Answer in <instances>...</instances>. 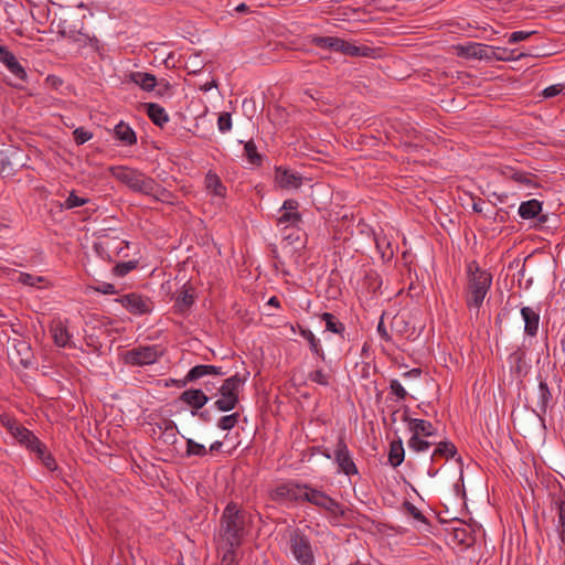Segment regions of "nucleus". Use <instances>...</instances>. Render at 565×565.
Returning <instances> with one entry per match:
<instances>
[{"label": "nucleus", "instance_id": "f257e3e1", "mask_svg": "<svg viewBox=\"0 0 565 565\" xmlns=\"http://www.w3.org/2000/svg\"><path fill=\"white\" fill-rule=\"evenodd\" d=\"M248 514L238 504L230 502L221 516L220 536L227 550L235 551L246 535Z\"/></svg>", "mask_w": 565, "mask_h": 565}, {"label": "nucleus", "instance_id": "f03ea898", "mask_svg": "<svg viewBox=\"0 0 565 565\" xmlns=\"http://www.w3.org/2000/svg\"><path fill=\"white\" fill-rule=\"evenodd\" d=\"M491 284L492 275L488 270L482 269L477 262H471L468 265L466 305L470 311L476 310V313H479Z\"/></svg>", "mask_w": 565, "mask_h": 565}, {"label": "nucleus", "instance_id": "7ed1b4c3", "mask_svg": "<svg viewBox=\"0 0 565 565\" xmlns=\"http://www.w3.org/2000/svg\"><path fill=\"white\" fill-rule=\"evenodd\" d=\"M244 381L238 374L224 380L218 388L221 397L215 401L214 406L221 412L234 409L239 402L238 395Z\"/></svg>", "mask_w": 565, "mask_h": 565}, {"label": "nucleus", "instance_id": "20e7f679", "mask_svg": "<svg viewBox=\"0 0 565 565\" xmlns=\"http://www.w3.org/2000/svg\"><path fill=\"white\" fill-rule=\"evenodd\" d=\"M289 548L301 565H315V554L309 537L300 530L289 531Z\"/></svg>", "mask_w": 565, "mask_h": 565}, {"label": "nucleus", "instance_id": "39448f33", "mask_svg": "<svg viewBox=\"0 0 565 565\" xmlns=\"http://www.w3.org/2000/svg\"><path fill=\"white\" fill-rule=\"evenodd\" d=\"M164 351L159 345H139L122 354V361L127 365L143 366L156 363Z\"/></svg>", "mask_w": 565, "mask_h": 565}, {"label": "nucleus", "instance_id": "423d86ee", "mask_svg": "<svg viewBox=\"0 0 565 565\" xmlns=\"http://www.w3.org/2000/svg\"><path fill=\"white\" fill-rule=\"evenodd\" d=\"M334 462L338 465L339 471L344 473L345 476L358 475L359 470L353 461L351 452L348 448V445L344 439V435L339 436L334 451H333Z\"/></svg>", "mask_w": 565, "mask_h": 565}, {"label": "nucleus", "instance_id": "0eeeda50", "mask_svg": "<svg viewBox=\"0 0 565 565\" xmlns=\"http://www.w3.org/2000/svg\"><path fill=\"white\" fill-rule=\"evenodd\" d=\"M23 166V156L19 150L0 151V175L2 178L14 175Z\"/></svg>", "mask_w": 565, "mask_h": 565}, {"label": "nucleus", "instance_id": "6e6552de", "mask_svg": "<svg viewBox=\"0 0 565 565\" xmlns=\"http://www.w3.org/2000/svg\"><path fill=\"white\" fill-rule=\"evenodd\" d=\"M306 490V484H301L298 482H286L276 487L271 493L270 498L274 501H302V495Z\"/></svg>", "mask_w": 565, "mask_h": 565}, {"label": "nucleus", "instance_id": "1a4fd4ad", "mask_svg": "<svg viewBox=\"0 0 565 565\" xmlns=\"http://www.w3.org/2000/svg\"><path fill=\"white\" fill-rule=\"evenodd\" d=\"M117 301L132 315H147L152 310L151 300L136 292L124 295Z\"/></svg>", "mask_w": 565, "mask_h": 565}, {"label": "nucleus", "instance_id": "9d476101", "mask_svg": "<svg viewBox=\"0 0 565 565\" xmlns=\"http://www.w3.org/2000/svg\"><path fill=\"white\" fill-rule=\"evenodd\" d=\"M457 54L466 58L490 61L493 56V46L483 43L460 44L456 47Z\"/></svg>", "mask_w": 565, "mask_h": 565}, {"label": "nucleus", "instance_id": "9b49d317", "mask_svg": "<svg viewBox=\"0 0 565 565\" xmlns=\"http://www.w3.org/2000/svg\"><path fill=\"white\" fill-rule=\"evenodd\" d=\"M207 375L223 376L225 372L221 366L200 364L193 366L182 380H178L174 383L179 387L186 386L190 382H195Z\"/></svg>", "mask_w": 565, "mask_h": 565}, {"label": "nucleus", "instance_id": "f8f14e48", "mask_svg": "<svg viewBox=\"0 0 565 565\" xmlns=\"http://www.w3.org/2000/svg\"><path fill=\"white\" fill-rule=\"evenodd\" d=\"M9 358L15 364L29 367L32 364L31 345L25 340L13 339Z\"/></svg>", "mask_w": 565, "mask_h": 565}, {"label": "nucleus", "instance_id": "ddd939ff", "mask_svg": "<svg viewBox=\"0 0 565 565\" xmlns=\"http://www.w3.org/2000/svg\"><path fill=\"white\" fill-rule=\"evenodd\" d=\"M0 62H2L7 70L21 82L28 81V73L25 68L17 60L15 55L8 50L7 46L0 44Z\"/></svg>", "mask_w": 565, "mask_h": 565}, {"label": "nucleus", "instance_id": "4468645a", "mask_svg": "<svg viewBox=\"0 0 565 565\" xmlns=\"http://www.w3.org/2000/svg\"><path fill=\"white\" fill-rule=\"evenodd\" d=\"M299 203L297 200L289 199L282 203V214L277 218V225L298 226L301 222V214L297 212Z\"/></svg>", "mask_w": 565, "mask_h": 565}, {"label": "nucleus", "instance_id": "2eb2a0df", "mask_svg": "<svg viewBox=\"0 0 565 565\" xmlns=\"http://www.w3.org/2000/svg\"><path fill=\"white\" fill-rule=\"evenodd\" d=\"M275 181L282 189H298L302 185V177L284 167L275 168Z\"/></svg>", "mask_w": 565, "mask_h": 565}, {"label": "nucleus", "instance_id": "dca6fc26", "mask_svg": "<svg viewBox=\"0 0 565 565\" xmlns=\"http://www.w3.org/2000/svg\"><path fill=\"white\" fill-rule=\"evenodd\" d=\"M179 398L193 408L192 415H196L198 411L209 402L207 395L199 388L185 390L181 393Z\"/></svg>", "mask_w": 565, "mask_h": 565}, {"label": "nucleus", "instance_id": "f3484780", "mask_svg": "<svg viewBox=\"0 0 565 565\" xmlns=\"http://www.w3.org/2000/svg\"><path fill=\"white\" fill-rule=\"evenodd\" d=\"M113 177L119 182L127 185L130 190L134 189L138 178L141 175V171L128 168V167H113L110 169Z\"/></svg>", "mask_w": 565, "mask_h": 565}, {"label": "nucleus", "instance_id": "a211bd4d", "mask_svg": "<svg viewBox=\"0 0 565 565\" xmlns=\"http://www.w3.org/2000/svg\"><path fill=\"white\" fill-rule=\"evenodd\" d=\"M501 174L505 179H510L515 181L519 184L525 185L527 188H535L537 184L535 182V177L531 173L516 170L512 167L505 166L501 169Z\"/></svg>", "mask_w": 565, "mask_h": 565}, {"label": "nucleus", "instance_id": "6ab92c4d", "mask_svg": "<svg viewBox=\"0 0 565 565\" xmlns=\"http://www.w3.org/2000/svg\"><path fill=\"white\" fill-rule=\"evenodd\" d=\"M51 333L54 340V343L57 347L65 348L72 347L71 339L72 335L68 332L66 326L62 321H55L51 326Z\"/></svg>", "mask_w": 565, "mask_h": 565}, {"label": "nucleus", "instance_id": "aec40b11", "mask_svg": "<svg viewBox=\"0 0 565 565\" xmlns=\"http://www.w3.org/2000/svg\"><path fill=\"white\" fill-rule=\"evenodd\" d=\"M522 318L524 319V332L529 337H535L539 331L540 316L530 307H523L521 309Z\"/></svg>", "mask_w": 565, "mask_h": 565}, {"label": "nucleus", "instance_id": "412c9836", "mask_svg": "<svg viewBox=\"0 0 565 565\" xmlns=\"http://www.w3.org/2000/svg\"><path fill=\"white\" fill-rule=\"evenodd\" d=\"M348 56H373L374 49L369 46H356L345 40L340 39L338 51Z\"/></svg>", "mask_w": 565, "mask_h": 565}, {"label": "nucleus", "instance_id": "4be33fe9", "mask_svg": "<svg viewBox=\"0 0 565 565\" xmlns=\"http://www.w3.org/2000/svg\"><path fill=\"white\" fill-rule=\"evenodd\" d=\"M526 56H541L540 53H531V52H520L518 53L516 50H509V49H505V47H494L493 46V56H492V60H497V61H516V60H521L522 57H526Z\"/></svg>", "mask_w": 565, "mask_h": 565}, {"label": "nucleus", "instance_id": "5701e85b", "mask_svg": "<svg viewBox=\"0 0 565 565\" xmlns=\"http://www.w3.org/2000/svg\"><path fill=\"white\" fill-rule=\"evenodd\" d=\"M114 134L116 139L121 141L126 146H132L137 143L136 132L125 121H120L115 126Z\"/></svg>", "mask_w": 565, "mask_h": 565}, {"label": "nucleus", "instance_id": "b1692460", "mask_svg": "<svg viewBox=\"0 0 565 565\" xmlns=\"http://www.w3.org/2000/svg\"><path fill=\"white\" fill-rule=\"evenodd\" d=\"M130 82L140 86L146 92H151L157 85V78L153 74L145 72H132L129 74Z\"/></svg>", "mask_w": 565, "mask_h": 565}, {"label": "nucleus", "instance_id": "393cba45", "mask_svg": "<svg viewBox=\"0 0 565 565\" xmlns=\"http://www.w3.org/2000/svg\"><path fill=\"white\" fill-rule=\"evenodd\" d=\"M146 111L151 121L159 127H163L169 121V116L163 107L154 103L145 104Z\"/></svg>", "mask_w": 565, "mask_h": 565}, {"label": "nucleus", "instance_id": "a878e982", "mask_svg": "<svg viewBox=\"0 0 565 565\" xmlns=\"http://www.w3.org/2000/svg\"><path fill=\"white\" fill-rule=\"evenodd\" d=\"M541 211L542 203L536 199L522 202L519 207V214L524 220L536 217L541 213Z\"/></svg>", "mask_w": 565, "mask_h": 565}, {"label": "nucleus", "instance_id": "bb28decb", "mask_svg": "<svg viewBox=\"0 0 565 565\" xmlns=\"http://www.w3.org/2000/svg\"><path fill=\"white\" fill-rule=\"evenodd\" d=\"M156 189H158V182L153 178L141 173L132 191L150 196Z\"/></svg>", "mask_w": 565, "mask_h": 565}, {"label": "nucleus", "instance_id": "cd10ccee", "mask_svg": "<svg viewBox=\"0 0 565 565\" xmlns=\"http://www.w3.org/2000/svg\"><path fill=\"white\" fill-rule=\"evenodd\" d=\"M328 494L318 489L311 488L309 484H306V490L302 495L303 502H309L313 505L322 508L324 501L328 499Z\"/></svg>", "mask_w": 565, "mask_h": 565}, {"label": "nucleus", "instance_id": "c85d7f7f", "mask_svg": "<svg viewBox=\"0 0 565 565\" xmlns=\"http://www.w3.org/2000/svg\"><path fill=\"white\" fill-rule=\"evenodd\" d=\"M405 457L402 439H397L391 443L388 452V462L392 467H398Z\"/></svg>", "mask_w": 565, "mask_h": 565}, {"label": "nucleus", "instance_id": "c756f323", "mask_svg": "<svg viewBox=\"0 0 565 565\" xmlns=\"http://www.w3.org/2000/svg\"><path fill=\"white\" fill-rule=\"evenodd\" d=\"M412 435L417 436H424V437H430L435 435V428L433 424L425 419H414L411 422V429Z\"/></svg>", "mask_w": 565, "mask_h": 565}, {"label": "nucleus", "instance_id": "7c9ffc66", "mask_svg": "<svg viewBox=\"0 0 565 565\" xmlns=\"http://www.w3.org/2000/svg\"><path fill=\"white\" fill-rule=\"evenodd\" d=\"M206 189L214 195L224 198L226 194V188L223 185L221 179L212 172H209L205 177Z\"/></svg>", "mask_w": 565, "mask_h": 565}, {"label": "nucleus", "instance_id": "2f4dec72", "mask_svg": "<svg viewBox=\"0 0 565 565\" xmlns=\"http://www.w3.org/2000/svg\"><path fill=\"white\" fill-rule=\"evenodd\" d=\"M299 333L303 339L308 341L310 351L315 353L317 356H319L322 361H324V352L313 332L309 329L300 328Z\"/></svg>", "mask_w": 565, "mask_h": 565}, {"label": "nucleus", "instance_id": "473e14b6", "mask_svg": "<svg viewBox=\"0 0 565 565\" xmlns=\"http://www.w3.org/2000/svg\"><path fill=\"white\" fill-rule=\"evenodd\" d=\"M321 319L326 322V330L330 331L335 334L343 335L345 331V327L342 322L338 320V318L330 313V312H323L321 315Z\"/></svg>", "mask_w": 565, "mask_h": 565}, {"label": "nucleus", "instance_id": "72a5a7b5", "mask_svg": "<svg viewBox=\"0 0 565 565\" xmlns=\"http://www.w3.org/2000/svg\"><path fill=\"white\" fill-rule=\"evenodd\" d=\"M161 433L159 435V440H161L166 445H174L178 440L177 437V425L172 420H168L164 424V428H161Z\"/></svg>", "mask_w": 565, "mask_h": 565}, {"label": "nucleus", "instance_id": "f704fd0d", "mask_svg": "<svg viewBox=\"0 0 565 565\" xmlns=\"http://www.w3.org/2000/svg\"><path fill=\"white\" fill-rule=\"evenodd\" d=\"M340 38L337 36H318L315 35L310 39V43L320 49H327L330 51H338Z\"/></svg>", "mask_w": 565, "mask_h": 565}, {"label": "nucleus", "instance_id": "c9c22d12", "mask_svg": "<svg viewBox=\"0 0 565 565\" xmlns=\"http://www.w3.org/2000/svg\"><path fill=\"white\" fill-rule=\"evenodd\" d=\"M457 454L456 446L450 441H440L437 444L436 449L433 452L431 459L436 457L452 458Z\"/></svg>", "mask_w": 565, "mask_h": 565}, {"label": "nucleus", "instance_id": "e433bc0d", "mask_svg": "<svg viewBox=\"0 0 565 565\" xmlns=\"http://www.w3.org/2000/svg\"><path fill=\"white\" fill-rule=\"evenodd\" d=\"M194 303V296L190 289L183 288V290L179 294L175 299V307L179 311L189 310L190 307Z\"/></svg>", "mask_w": 565, "mask_h": 565}, {"label": "nucleus", "instance_id": "4c0bfd02", "mask_svg": "<svg viewBox=\"0 0 565 565\" xmlns=\"http://www.w3.org/2000/svg\"><path fill=\"white\" fill-rule=\"evenodd\" d=\"M327 512H329L334 518H345V510L342 508V505L335 501L333 498L328 497V499L324 501L322 508Z\"/></svg>", "mask_w": 565, "mask_h": 565}, {"label": "nucleus", "instance_id": "58836bf2", "mask_svg": "<svg viewBox=\"0 0 565 565\" xmlns=\"http://www.w3.org/2000/svg\"><path fill=\"white\" fill-rule=\"evenodd\" d=\"M9 431L21 445L25 441L26 438H33V433L28 428L19 425L17 422H12V426H9Z\"/></svg>", "mask_w": 565, "mask_h": 565}, {"label": "nucleus", "instance_id": "ea45409f", "mask_svg": "<svg viewBox=\"0 0 565 565\" xmlns=\"http://www.w3.org/2000/svg\"><path fill=\"white\" fill-rule=\"evenodd\" d=\"M375 245L383 259L390 260L393 257L394 253L391 243L385 236H375Z\"/></svg>", "mask_w": 565, "mask_h": 565}, {"label": "nucleus", "instance_id": "a19ab883", "mask_svg": "<svg viewBox=\"0 0 565 565\" xmlns=\"http://www.w3.org/2000/svg\"><path fill=\"white\" fill-rule=\"evenodd\" d=\"M245 156L247 157V160L249 163L255 166H260L262 163V156L257 151V147L253 140H249L244 146Z\"/></svg>", "mask_w": 565, "mask_h": 565}, {"label": "nucleus", "instance_id": "79ce46f5", "mask_svg": "<svg viewBox=\"0 0 565 565\" xmlns=\"http://www.w3.org/2000/svg\"><path fill=\"white\" fill-rule=\"evenodd\" d=\"M206 454H207V450L204 445L199 444L191 438L186 439V450H185L186 457H192V456L204 457V456H206Z\"/></svg>", "mask_w": 565, "mask_h": 565}, {"label": "nucleus", "instance_id": "37998d69", "mask_svg": "<svg viewBox=\"0 0 565 565\" xmlns=\"http://www.w3.org/2000/svg\"><path fill=\"white\" fill-rule=\"evenodd\" d=\"M433 445L431 441L422 439L420 436L412 435V437L408 440V447L411 450L415 452H422L429 449V447Z\"/></svg>", "mask_w": 565, "mask_h": 565}, {"label": "nucleus", "instance_id": "c03bdc74", "mask_svg": "<svg viewBox=\"0 0 565 565\" xmlns=\"http://www.w3.org/2000/svg\"><path fill=\"white\" fill-rule=\"evenodd\" d=\"M88 202L87 198L78 196L75 191H72L64 203L61 204L62 209L72 210L77 206H83Z\"/></svg>", "mask_w": 565, "mask_h": 565}, {"label": "nucleus", "instance_id": "a18cd8bd", "mask_svg": "<svg viewBox=\"0 0 565 565\" xmlns=\"http://www.w3.org/2000/svg\"><path fill=\"white\" fill-rule=\"evenodd\" d=\"M238 420H239L238 413L225 415V416H222L217 420V427L222 430H231L232 428H234L237 425Z\"/></svg>", "mask_w": 565, "mask_h": 565}, {"label": "nucleus", "instance_id": "49530a36", "mask_svg": "<svg viewBox=\"0 0 565 565\" xmlns=\"http://www.w3.org/2000/svg\"><path fill=\"white\" fill-rule=\"evenodd\" d=\"M58 33L64 38L72 39L73 41H76V42L83 41L88 38L81 30H74L71 28H66L65 22L62 25H60Z\"/></svg>", "mask_w": 565, "mask_h": 565}, {"label": "nucleus", "instance_id": "de8ad7c7", "mask_svg": "<svg viewBox=\"0 0 565 565\" xmlns=\"http://www.w3.org/2000/svg\"><path fill=\"white\" fill-rule=\"evenodd\" d=\"M557 504L558 514V534L562 543L565 544V501H559Z\"/></svg>", "mask_w": 565, "mask_h": 565}, {"label": "nucleus", "instance_id": "09e8293b", "mask_svg": "<svg viewBox=\"0 0 565 565\" xmlns=\"http://www.w3.org/2000/svg\"><path fill=\"white\" fill-rule=\"evenodd\" d=\"M540 390V406L543 412L546 411L547 404L552 397L547 383L545 381H540L539 384Z\"/></svg>", "mask_w": 565, "mask_h": 565}, {"label": "nucleus", "instance_id": "8fccbe9b", "mask_svg": "<svg viewBox=\"0 0 565 565\" xmlns=\"http://www.w3.org/2000/svg\"><path fill=\"white\" fill-rule=\"evenodd\" d=\"M135 268H136V262H125V263L117 264L113 268V273L118 277H122Z\"/></svg>", "mask_w": 565, "mask_h": 565}, {"label": "nucleus", "instance_id": "3c124183", "mask_svg": "<svg viewBox=\"0 0 565 565\" xmlns=\"http://www.w3.org/2000/svg\"><path fill=\"white\" fill-rule=\"evenodd\" d=\"M403 508L404 510L409 514L412 515L415 520L417 521H420V522H426L427 519L425 518V515L409 501H405L403 503Z\"/></svg>", "mask_w": 565, "mask_h": 565}, {"label": "nucleus", "instance_id": "603ef678", "mask_svg": "<svg viewBox=\"0 0 565 565\" xmlns=\"http://www.w3.org/2000/svg\"><path fill=\"white\" fill-rule=\"evenodd\" d=\"M92 137H93V134L85 130L82 127L76 128L73 131V138H74V141L76 142V145H83V143L87 142L88 140H90Z\"/></svg>", "mask_w": 565, "mask_h": 565}, {"label": "nucleus", "instance_id": "864d4df0", "mask_svg": "<svg viewBox=\"0 0 565 565\" xmlns=\"http://www.w3.org/2000/svg\"><path fill=\"white\" fill-rule=\"evenodd\" d=\"M309 380L322 386L329 385V376L322 370H315L309 373Z\"/></svg>", "mask_w": 565, "mask_h": 565}, {"label": "nucleus", "instance_id": "5fc2aeb1", "mask_svg": "<svg viewBox=\"0 0 565 565\" xmlns=\"http://www.w3.org/2000/svg\"><path fill=\"white\" fill-rule=\"evenodd\" d=\"M38 458L41 459L43 465L51 471L56 469V462L55 459L52 457L51 454L47 452L45 445L43 446V455L36 454Z\"/></svg>", "mask_w": 565, "mask_h": 565}, {"label": "nucleus", "instance_id": "6e6d98bb", "mask_svg": "<svg viewBox=\"0 0 565 565\" xmlns=\"http://www.w3.org/2000/svg\"><path fill=\"white\" fill-rule=\"evenodd\" d=\"M217 126L220 131L226 132L232 128V117L230 113H222L217 119Z\"/></svg>", "mask_w": 565, "mask_h": 565}, {"label": "nucleus", "instance_id": "4d7b16f0", "mask_svg": "<svg viewBox=\"0 0 565 565\" xmlns=\"http://www.w3.org/2000/svg\"><path fill=\"white\" fill-rule=\"evenodd\" d=\"M150 196L157 201L168 202L171 198V193L158 183V189L153 190Z\"/></svg>", "mask_w": 565, "mask_h": 565}, {"label": "nucleus", "instance_id": "13d9d810", "mask_svg": "<svg viewBox=\"0 0 565 565\" xmlns=\"http://www.w3.org/2000/svg\"><path fill=\"white\" fill-rule=\"evenodd\" d=\"M390 388L399 399H404L407 396V392L397 380H391Z\"/></svg>", "mask_w": 565, "mask_h": 565}, {"label": "nucleus", "instance_id": "bf43d9fd", "mask_svg": "<svg viewBox=\"0 0 565 565\" xmlns=\"http://www.w3.org/2000/svg\"><path fill=\"white\" fill-rule=\"evenodd\" d=\"M535 31H515L509 36V43H518L529 39Z\"/></svg>", "mask_w": 565, "mask_h": 565}, {"label": "nucleus", "instance_id": "052dcab7", "mask_svg": "<svg viewBox=\"0 0 565 565\" xmlns=\"http://www.w3.org/2000/svg\"><path fill=\"white\" fill-rule=\"evenodd\" d=\"M563 89H564V85L563 84H554V85H551V86L546 87L542 92V95L545 98H552V97H555L558 94H561L563 92Z\"/></svg>", "mask_w": 565, "mask_h": 565}, {"label": "nucleus", "instance_id": "680f3d73", "mask_svg": "<svg viewBox=\"0 0 565 565\" xmlns=\"http://www.w3.org/2000/svg\"><path fill=\"white\" fill-rule=\"evenodd\" d=\"M94 248L100 257H105L104 254H106V256L110 258L106 253V249L109 248V241L107 236H104L99 242L95 243Z\"/></svg>", "mask_w": 565, "mask_h": 565}, {"label": "nucleus", "instance_id": "e2e57ef3", "mask_svg": "<svg viewBox=\"0 0 565 565\" xmlns=\"http://www.w3.org/2000/svg\"><path fill=\"white\" fill-rule=\"evenodd\" d=\"M19 281L26 286H34L36 282L43 281V278L22 273L19 276Z\"/></svg>", "mask_w": 565, "mask_h": 565}, {"label": "nucleus", "instance_id": "0e129e2a", "mask_svg": "<svg viewBox=\"0 0 565 565\" xmlns=\"http://www.w3.org/2000/svg\"><path fill=\"white\" fill-rule=\"evenodd\" d=\"M221 565H238L235 551L226 550L222 557Z\"/></svg>", "mask_w": 565, "mask_h": 565}, {"label": "nucleus", "instance_id": "69168bd1", "mask_svg": "<svg viewBox=\"0 0 565 565\" xmlns=\"http://www.w3.org/2000/svg\"><path fill=\"white\" fill-rule=\"evenodd\" d=\"M95 290L105 295H115L117 290L113 284L100 282L95 287Z\"/></svg>", "mask_w": 565, "mask_h": 565}, {"label": "nucleus", "instance_id": "338daca9", "mask_svg": "<svg viewBox=\"0 0 565 565\" xmlns=\"http://www.w3.org/2000/svg\"><path fill=\"white\" fill-rule=\"evenodd\" d=\"M30 443H33L36 447V454H42L43 455V446L44 444H42L40 441V439L33 434V438L30 437V438H26L25 441L22 444L23 446H28Z\"/></svg>", "mask_w": 565, "mask_h": 565}, {"label": "nucleus", "instance_id": "774afa93", "mask_svg": "<svg viewBox=\"0 0 565 565\" xmlns=\"http://www.w3.org/2000/svg\"><path fill=\"white\" fill-rule=\"evenodd\" d=\"M188 63L191 65V67H192L191 73H193V74H196L203 67L202 63L199 61L198 54H195L193 57H190Z\"/></svg>", "mask_w": 565, "mask_h": 565}]
</instances>
